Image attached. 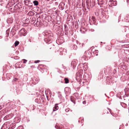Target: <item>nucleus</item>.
<instances>
[{
  "mask_svg": "<svg viewBox=\"0 0 129 129\" xmlns=\"http://www.w3.org/2000/svg\"><path fill=\"white\" fill-rule=\"evenodd\" d=\"M42 34L44 36V41L46 43H51L52 42L53 34L49 30H46Z\"/></svg>",
  "mask_w": 129,
  "mask_h": 129,
  "instance_id": "obj_1",
  "label": "nucleus"
},
{
  "mask_svg": "<svg viewBox=\"0 0 129 129\" xmlns=\"http://www.w3.org/2000/svg\"><path fill=\"white\" fill-rule=\"evenodd\" d=\"M92 55V53L90 52V50H88L85 52L83 56L82 57V60H88V58H89Z\"/></svg>",
  "mask_w": 129,
  "mask_h": 129,
  "instance_id": "obj_2",
  "label": "nucleus"
},
{
  "mask_svg": "<svg viewBox=\"0 0 129 129\" xmlns=\"http://www.w3.org/2000/svg\"><path fill=\"white\" fill-rule=\"evenodd\" d=\"M9 123V122H8L7 123H5L3 125V127H4V129H14L16 126V124L12 123L9 126L8 125Z\"/></svg>",
  "mask_w": 129,
  "mask_h": 129,
  "instance_id": "obj_3",
  "label": "nucleus"
},
{
  "mask_svg": "<svg viewBox=\"0 0 129 129\" xmlns=\"http://www.w3.org/2000/svg\"><path fill=\"white\" fill-rule=\"evenodd\" d=\"M18 2V0H10L6 6V7L8 8H11Z\"/></svg>",
  "mask_w": 129,
  "mask_h": 129,
  "instance_id": "obj_4",
  "label": "nucleus"
},
{
  "mask_svg": "<svg viewBox=\"0 0 129 129\" xmlns=\"http://www.w3.org/2000/svg\"><path fill=\"white\" fill-rule=\"evenodd\" d=\"M21 6V4L18 3L16 4L14 6V8H9V10L10 11H12L13 10L14 11H16L18 9H19Z\"/></svg>",
  "mask_w": 129,
  "mask_h": 129,
  "instance_id": "obj_5",
  "label": "nucleus"
},
{
  "mask_svg": "<svg viewBox=\"0 0 129 129\" xmlns=\"http://www.w3.org/2000/svg\"><path fill=\"white\" fill-rule=\"evenodd\" d=\"M77 62V60H73L71 63V65L69 68V70L73 71L75 69Z\"/></svg>",
  "mask_w": 129,
  "mask_h": 129,
  "instance_id": "obj_6",
  "label": "nucleus"
},
{
  "mask_svg": "<svg viewBox=\"0 0 129 129\" xmlns=\"http://www.w3.org/2000/svg\"><path fill=\"white\" fill-rule=\"evenodd\" d=\"M27 31L24 28H22L19 31V34L21 36H25L27 34Z\"/></svg>",
  "mask_w": 129,
  "mask_h": 129,
  "instance_id": "obj_7",
  "label": "nucleus"
},
{
  "mask_svg": "<svg viewBox=\"0 0 129 129\" xmlns=\"http://www.w3.org/2000/svg\"><path fill=\"white\" fill-rule=\"evenodd\" d=\"M13 116V115L12 113H11L8 114L5 116L3 118L4 120H7L10 119Z\"/></svg>",
  "mask_w": 129,
  "mask_h": 129,
  "instance_id": "obj_8",
  "label": "nucleus"
},
{
  "mask_svg": "<svg viewBox=\"0 0 129 129\" xmlns=\"http://www.w3.org/2000/svg\"><path fill=\"white\" fill-rule=\"evenodd\" d=\"M117 2L116 1H114L112 0L108 2V4L110 7L113 6H116L117 5Z\"/></svg>",
  "mask_w": 129,
  "mask_h": 129,
  "instance_id": "obj_9",
  "label": "nucleus"
},
{
  "mask_svg": "<svg viewBox=\"0 0 129 129\" xmlns=\"http://www.w3.org/2000/svg\"><path fill=\"white\" fill-rule=\"evenodd\" d=\"M63 42L64 38L62 37L59 38L56 41V43L58 45L62 43Z\"/></svg>",
  "mask_w": 129,
  "mask_h": 129,
  "instance_id": "obj_10",
  "label": "nucleus"
},
{
  "mask_svg": "<svg viewBox=\"0 0 129 129\" xmlns=\"http://www.w3.org/2000/svg\"><path fill=\"white\" fill-rule=\"evenodd\" d=\"M65 5V4L63 2H61L59 4L58 6L59 9L61 10H63L64 8Z\"/></svg>",
  "mask_w": 129,
  "mask_h": 129,
  "instance_id": "obj_11",
  "label": "nucleus"
},
{
  "mask_svg": "<svg viewBox=\"0 0 129 129\" xmlns=\"http://www.w3.org/2000/svg\"><path fill=\"white\" fill-rule=\"evenodd\" d=\"M107 83L109 82V83L110 84L113 83L114 82V81L113 80V78L112 77H108L107 79Z\"/></svg>",
  "mask_w": 129,
  "mask_h": 129,
  "instance_id": "obj_12",
  "label": "nucleus"
},
{
  "mask_svg": "<svg viewBox=\"0 0 129 129\" xmlns=\"http://www.w3.org/2000/svg\"><path fill=\"white\" fill-rule=\"evenodd\" d=\"M60 51V55H65V53H66V50L64 49H62V48H60L59 50Z\"/></svg>",
  "mask_w": 129,
  "mask_h": 129,
  "instance_id": "obj_13",
  "label": "nucleus"
},
{
  "mask_svg": "<svg viewBox=\"0 0 129 129\" xmlns=\"http://www.w3.org/2000/svg\"><path fill=\"white\" fill-rule=\"evenodd\" d=\"M125 95L126 96H129V88L127 87H126L124 89V90Z\"/></svg>",
  "mask_w": 129,
  "mask_h": 129,
  "instance_id": "obj_14",
  "label": "nucleus"
},
{
  "mask_svg": "<svg viewBox=\"0 0 129 129\" xmlns=\"http://www.w3.org/2000/svg\"><path fill=\"white\" fill-rule=\"evenodd\" d=\"M40 17L38 18L37 19V21L36 23L34 25L37 26H39L40 25V22L39 21H40Z\"/></svg>",
  "mask_w": 129,
  "mask_h": 129,
  "instance_id": "obj_15",
  "label": "nucleus"
},
{
  "mask_svg": "<svg viewBox=\"0 0 129 129\" xmlns=\"http://www.w3.org/2000/svg\"><path fill=\"white\" fill-rule=\"evenodd\" d=\"M127 75L126 74H124V75H122L121 77V79L123 81H124L127 79V78L126 77Z\"/></svg>",
  "mask_w": 129,
  "mask_h": 129,
  "instance_id": "obj_16",
  "label": "nucleus"
},
{
  "mask_svg": "<svg viewBox=\"0 0 129 129\" xmlns=\"http://www.w3.org/2000/svg\"><path fill=\"white\" fill-rule=\"evenodd\" d=\"M125 21L127 22H129V14H127L124 18Z\"/></svg>",
  "mask_w": 129,
  "mask_h": 129,
  "instance_id": "obj_17",
  "label": "nucleus"
},
{
  "mask_svg": "<svg viewBox=\"0 0 129 129\" xmlns=\"http://www.w3.org/2000/svg\"><path fill=\"white\" fill-rule=\"evenodd\" d=\"M7 22L8 23H11L13 22V19L12 18H8L7 20Z\"/></svg>",
  "mask_w": 129,
  "mask_h": 129,
  "instance_id": "obj_18",
  "label": "nucleus"
},
{
  "mask_svg": "<svg viewBox=\"0 0 129 129\" xmlns=\"http://www.w3.org/2000/svg\"><path fill=\"white\" fill-rule=\"evenodd\" d=\"M70 100L74 104H75L76 99L73 96H71L70 97Z\"/></svg>",
  "mask_w": 129,
  "mask_h": 129,
  "instance_id": "obj_19",
  "label": "nucleus"
},
{
  "mask_svg": "<svg viewBox=\"0 0 129 129\" xmlns=\"http://www.w3.org/2000/svg\"><path fill=\"white\" fill-rule=\"evenodd\" d=\"M48 12L51 13V14H56L57 13V12L56 11H54L53 9H52L49 10L48 11Z\"/></svg>",
  "mask_w": 129,
  "mask_h": 129,
  "instance_id": "obj_20",
  "label": "nucleus"
},
{
  "mask_svg": "<svg viewBox=\"0 0 129 129\" xmlns=\"http://www.w3.org/2000/svg\"><path fill=\"white\" fill-rule=\"evenodd\" d=\"M98 1V5H103L104 4V2L103 0H97Z\"/></svg>",
  "mask_w": 129,
  "mask_h": 129,
  "instance_id": "obj_21",
  "label": "nucleus"
},
{
  "mask_svg": "<svg viewBox=\"0 0 129 129\" xmlns=\"http://www.w3.org/2000/svg\"><path fill=\"white\" fill-rule=\"evenodd\" d=\"M30 1L28 0H24V4L26 5H28L29 3H30Z\"/></svg>",
  "mask_w": 129,
  "mask_h": 129,
  "instance_id": "obj_22",
  "label": "nucleus"
},
{
  "mask_svg": "<svg viewBox=\"0 0 129 129\" xmlns=\"http://www.w3.org/2000/svg\"><path fill=\"white\" fill-rule=\"evenodd\" d=\"M6 109H3L0 112V114H1L3 115L5 114L7 112Z\"/></svg>",
  "mask_w": 129,
  "mask_h": 129,
  "instance_id": "obj_23",
  "label": "nucleus"
},
{
  "mask_svg": "<svg viewBox=\"0 0 129 129\" xmlns=\"http://www.w3.org/2000/svg\"><path fill=\"white\" fill-rule=\"evenodd\" d=\"M121 105L124 108H126L127 107V105L126 104H125L123 103H121Z\"/></svg>",
  "mask_w": 129,
  "mask_h": 129,
  "instance_id": "obj_24",
  "label": "nucleus"
},
{
  "mask_svg": "<svg viewBox=\"0 0 129 129\" xmlns=\"http://www.w3.org/2000/svg\"><path fill=\"white\" fill-rule=\"evenodd\" d=\"M28 15L29 16H33L34 15V13L31 11H30L28 13Z\"/></svg>",
  "mask_w": 129,
  "mask_h": 129,
  "instance_id": "obj_25",
  "label": "nucleus"
},
{
  "mask_svg": "<svg viewBox=\"0 0 129 129\" xmlns=\"http://www.w3.org/2000/svg\"><path fill=\"white\" fill-rule=\"evenodd\" d=\"M36 21V19L35 18H33L31 20V24H34V23Z\"/></svg>",
  "mask_w": 129,
  "mask_h": 129,
  "instance_id": "obj_26",
  "label": "nucleus"
},
{
  "mask_svg": "<svg viewBox=\"0 0 129 129\" xmlns=\"http://www.w3.org/2000/svg\"><path fill=\"white\" fill-rule=\"evenodd\" d=\"M14 121H15L16 123L20 121V120L19 119V118L18 117H16L14 119Z\"/></svg>",
  "mask_w": 129,
  "mask_h": 129,
  "instance_id": "obj_27",
  "label": "nucleus"
},
{
  "mask_svg": "<svg viewBox=\"0 0 129 129\" xmlns=\"http://www.w3.org/2000/svg\"><path fill=\"white\" fill-rule=\"evenodd\" d=\"M55 105V106L53 108V111H55L57 110L58 109V107Z\"/></svg>",
  "mask_w": 129,
  "mask_h": 129,
  "instance_id": "obj_28",
  "label": "nucleus"
},
{
  "mask_svg": "<svg viewBox=\"0 0 129 129\" xmlns=\"http://www.w3.org/2000/svg\"><path fill=\"white\" fill-rule=\"evenodd\" d=\"M78 74H79L78 76L80 78L82 77V73L81 72V70L80 71H79V72L77 73V76H78Z\"/></svg>",
  "mask_w": 129,
  "mask_h": 129,
  "instance_id": "obj_29",
  "label": "nucleus"
},
{
  "mask_svg": "<svg viewBox=\"0 0 129 129\" xmlns=\"http://www.w3.org/2000/svg\"><path fill=\"white\" fill-rule=\"evenodd\" d=\"M33 3L35 6H37L38 5V2L37 1H34L33 2Z\"/></svg>",
  "mask_w": 129,
  "mask_h": 129,
  "instance_id": "obj_30",
  "label": "nucleus"
},
{
  "mask_svg": "<svg viewBox=\"0 0 129 129\" xmlns=\"http://www.w3.org/2000/svg\"><path fill=\"white\" fill-rule=\"evenodd\" d=\"M35 101L38 104L41 103V100L40 99H35Z\"/></svg>",
  "mask_w": 129,
  "mask_h": 129,
  "instance_id": "obj_31",
  "label": "nucleus"
},
{
  "mask_svg": "<svg viewBox=\"0 0 129 129\" xmlns=\"http://www.w3.org/2000/svg\"><path fill=\"white\" fill-rule=\"evenodd\" d=\"M9 31L8 29L6 31V37H8L9 36Z\"/></svg>",
  "mask_w": 129,
  "mask_h": 129,
  "instance_id": "obj_32",
  "label": "nucleus"
},
{
  "mask_svg": "<svg viewBox=\"0 0 129 129\" xmlns=\"http://www.w3.org/2000/svg\"><path fill=\"white\" fill-rule=\"evenodd\" d=\"M64 80L65 83L67 84L69 82V80L67 78H65L64 79Z\"/></svg>",
  "mask_w": 129,
  "mask_h": 129,
  "instance_id": "obj_33",
  "label": "nucleus"
},
{
  "mask_svg": "<svg viewBox=\"0 0 129 129\" xmlns=\"http://www.w3.org/2000/svg\"><path fill=\"white\" fill-rule=\"evenodd\" d=\"M124 59L126 61L129 63V56L128 58L127 57H125Z\"/></svg>",
  "mask_w": 129,
  "mask_h": 129,
  "instance_id": "obj_34",
  "label": "nucleus"
},
{
  "mask_svg": "<svg viewBox=\"0 0 129 129\" xmlns=\"http://www.w3.org/2000/svg\"><path fill=\"white\" fill-rule=\"evenodd\" d=\"M19 42L18 41H16L15 42V46L16 47L19 44Z\"/></svg>",
  "mask_w": 129,
  "mask_h": 129,
  "instance_id": "obj_35",
  "label": "nucleus"
},
{
  "mask_svg": "<svg viewBox=\"0 0 129 129\" xmlns=\"http://www.w3.org/2000/svg\"><path fill=\"white\" fill-rule=\"evenodd\" d=\"M29 20L28 19H25V24H27L29 23Z\"/></svg>",
  "mask_w": 129,
  "mask_h": 129,
  "instance_id": "obj_36",
  "label": "nucleus"
},
{
  "mask_svg": "<svg viewBox=\"0 0 129 129\" xmlns=\"http://www.w3.org/2000/svg\"><path fill=\"white\" fill-rule=\"evenodd\" d=\"M86 3H87V6H89V5H90V4H91V3L90 1L89 2L88 1H88H86Z\"/></svg>",
  "mask_w": 129,
  "mask_h": 129,
  "instance_id": "obj_37",
  "label": "nucleus"
},
{
  "mask_svg": "<svg viewBox=\"0 0 129 129\" xmlns=\"http://www.w3.org/2000/svg\"><path fill=\"white\" fill-rule=\"evenodd\" d=\"M62 125H61V129H60V126L59 127H58L56 125L55 126V128L56 129H63V128H62Z\"/></svg>",
  "mask_w": 129,
  "mask_h": 129,
  "instance_id": "obj_38",
  "label": "nucleus"
},
{
  "mask_svg": "<svg viewBox=\"0 0 129 129\" xmlns=\"http://www.w3.org/2000/svg\"><path fill=\"white\" fill-rule=\"evenodd\" d=\"M17 129H24V128L21 125L18 127Z\"/></svg>",
  "mask_w": 129,
  "mask_h": 129,
  "instance_id": "obj_39",
  "label": "nucleus"
},
{
  "mask_svg": "<svg viewBox=\"0 0 129 129\" xmlns=\"http://www.w3.org/2000/svg\"><path fill=\"white\" fill-rule=\"evenodd\" d=\"M91 19L92 20L93 22H94L95 21V18L93 16H92L91 17Z\"/></svg>",
  "mask_w": 129,
  "mask_h": 129,
  "instance_id": "obj_40",
  "label": "nucleus"
},
{
  "mask_svg": "<svg viewBox=\"0 0 129 129\" xmlns=\"http://www.w3.org/2000/svg\"><path fill=\"white\" fill-rule=\"evenodd\" d=\"M73 48L74 50H76L77 49V46L75 45H73Z\"/></svg>",
  "mask_w": 129,
  "mask_h": 129,
  "instance_id": "obj_41",
  "label": "nucleus"
},
{
  "mask_svg": "<svg viewBox=\"0 0 129 129\" xmlns=\"http://www.w3.org/2000/svg\"><path fill=\"white\" fill-rule=\"evenodd\" d=\"M34 80H35L37 82V83H38V82L39 80V79L38 78H36V79H34ZM37 83V82L35 83Z\"/></svg>",
  "mask_w": 129,
  "mask_h": 129,
  "instance_id": "obj_42",
  "label": "nucleus"
},
{
  "mask_svg": "<svg viewBox=\"0 0 129 129\" xmlns=\"http://www.w3.org/2000/svg\"><path fill=\"white\" fill-rule=\"evenodd\" d=\"M23 63H26L27 62V60L25 59H23Z\"/></svg>",
  "mask_w": 129,
  "mask_h": 129,
  "instance_id": "obj_43",
  "label": "nucleus"
},
{
  "mask_svg": "<svg viewBox=\"0 0 129 129\" xmlns=\"http://www.w3.org/2000/svg\"><path fill=\"white\" fill-rule=\"evenodd\" d=\"M58 4V2H55L54 4V5L55 6H57Z\"/></svg>",
  "mask_w": 129,
  "mask_h": 129,
  "instance_id": "obj_44",
  "label": "nucleus"
},
{
  "mask_svg": "<svg viewBox=\"0 0 129 129\" xmlns=\"http://www.w3.org/2000/svg\"><path fill=\"white\" fill-rule=\"evenodd\" d=\"M69 108L66 109L65 110V111L66 112H69Z\"/></svg>",
  "mask_w": 129,
  "mask_h": 129,
  "instance_id": "obj_45",
  "label": "nucleus"
},
{
  "mask_svg": "<svg viewBox=\"0 0 129 129\" xmlns=\"http://www.w3.org/2000/svg\"><path fill=\"white\" fill-rule=\"evenodd\" d=\"M40 61L39 60H36L35 61V63H38Z\"/></svg>",
  "mask_w": 129,
  "mask_h": 129,
  "instance_id": "obj_46",
  "label": "nucleus"
},
{
  "mask_svg": "<svg viewBox=\"0 0 129 129\" xmlns=\"http://www.w3.org/2000/svg\"><path fill=\"white\" fill-rule=\"evenodd\" d=\"M39 22H40L39 25H40V26L42 25V23L41 21L40 20V21H39Z\"/></svg>",
  "mask_w": 129,
  "mask_h": 129,
  "instance_id": "obj_47",
  "label": "nucleus"
},
{
  "mask_svg": "<svg viewBox=\"0 0 129 129\" xmlns=\"http://www.w3.org/2000/svg\"><path fill=\"white\" fill-rule=\"evenodd\" d=\"M4 105H2L1 106H0V110L2 109L4 107Z\"/></svg>",
  "mask_w": 129,
  "mask_h": 129,
  "instance_id": "obj_48",
  "label": "nucleus"
},
{
  "mask_svg": "<svg viewBox=\"0 0 129 129\" xmlns=\"http://www.w3.org/2000/svg\"><path fill=\"white\" fill-rule=\"evenodd\" d=\"M69 89V88H68V87H66L65 88V92H67V91H66V90L67 89Z\"/></svg>",
  "mask_w": 129,
  "mask_h": 129,
  "instance_id": "obj_49",
  "label": "nucleus"
},
{
  "mask_svg": "<svg viewBox=\"0 0 129 129\" xmlns=\"http://www.w3.org/2000/svg\"><path fill=\"white\" fill-rule=\"evenodd\" d=\"M83 104H85L86 103V101H83Z\"/></svg>",
  "mask_w": 129,
  "mask_h": 129,
  "instance_id": "obj_50",
  "label": "nucleus"
},
{
  "mask_svg": "<svg viewBox=\"0 0 129 129\" xmlns=\"http://www.w3.org/2000/svg\"><path fill=\"white\" fill-rule=\"evenodd\" d=\"M126 37H127V38H129V34H127L126 35Z\"/></svg>",
  "mask_w": 129,
  "mask_h": 129,
  "instance_id": "obj_51",
  "label": "nucleus"
},
{
  "mask_svg": "<svg viewBox=\"0 0 129 129\" xmlns=\"http://www.w3.org/2000/svg\"><path fill=\"white\" fill-rule=\"evenodd\" d=\"M18 80V79L17 78H14V80L15 81H16L17 80Z\"/></svg>",
  "mask_w": 129,
  "mask_h": 129,
  "instance_id": "obj_52",
  "label": "nucleus"
},
{
  "mask_svg": "<svg viewBox=\"0 0 129 129\" xmlns=\"http://www.w3.org/2000/svg\"><path fill=\"white\" fill-rule=\"evenodd\" d=\"M52 9H53V10H55L56 9V8H53Z\"/></svg>",
  "mask_w": 129,
  "mask_h": 129,
  "instance_id": "obj_53",
  "label": "nucleus"
},
{
  "mask_svg": "<svg viewBox=\"0 0 129 129\" xmlns=\"http://www.w3.org/2000/svg\"><path fill=\"white\" fill-rule=\"evenodd\" d=\"M92 52L93 53V54H94V55H96L97 56L98 55V54H94V53L93 51H92Z\"/></svg>",
  "mask_w": 129,
  "mask_h": 129,
  "instance_id": "obj_54",
  "label": "nucleus"
},
{
  "mask_svg": "<svg viewBox=\"0 0 129 129\" xmlns=\"http://www.w3.org/2000/svg\"><path fill=\"white\" fill-rule=\"evenodd\" d=\"M116 72V70L114 69V74H115V73Z\"/></svg>",
  "mask_w": 129,
  "mask_h": 129,
  "instance_id": "obj_55",
  "label": "nucleus"
},
{
  "mask_svg": "<svg viewBox=\"0 0 129 129\" xmlns=\"http://www.w3.org/2000/svg\"><path fill=\"white\" fill-rule=\"evenodd\" d=\"M81 33H84V32L83 31H82H82Z\"/></svg>",
  "mask_w": 129,
  "mask_h": 129,
  "instance_id": "obj_56",
  "label": "nucleus"
},
{
  "mask_svg": "<svg viewBox=\"0 0 129 129\" xmlns=\"http://www.w3.org/2000/svg\"><path fill=\"white\" fill-rule=\"evenodd\" d=\"M128 112H129V108H128Z\"/></svg>",
  "mask_w": 129,
  "mask_h": 129,
  "instance_id": "obj_57",
  "label": "nucleus"
},
{
  "mask_svg": "<svg viewBox=\"0 0 129 129\" xmlns=\"http://www.w3.org/2000/svg\"><path fill=\"white\" fill-rule=\"evenodd\" d=\"M80 31H81V32L82 31V30H81V29L80 30Z\"/></svg>",
  "mask_w": 129,
  "mask_h": 129,
  "instance_id": "obj_58",
  "label": "nucleus"
},
{
  "mask_svg": "<svg viewBox=\"0 0 129 129\" xmlns=\"http://www.w3.org/2000/svg\"><path fill=\"white\" fill-rule=\"evenodd\" d=\"M34 79H36V78H34V80H35Z\"/></svg>",
  "mask_w": 129,
  "mask_h": 129,
  "instance_id": "obj_59",
  "label": "nucleus"
},
{
  "mask_svg": "<svg viewBox=\"0 0 129 129\" xmlns=\"http://www.w3.org/2000/svg\"><path fill=\"white\" fill-rule=\"evenodd\" d=\"M102 43V42H101V43Z\"/></svg>",
  "mask_w": 129,
  "mask_h": 129,
  "instance_id": "obj_60",
  "label": "nucleus"
},
{
  "mask_svg": "<svg viewBox=\"0 0 129 129\" xmlns=\"http://www.w3.org/2000/svg\"><path fill=\"white\" fill-rule=\"evenodd\" d=\"M97 51H96V52Z\"/></svg>",
  "mask_w": 129,
  "mask_h": 129,
  "instance_id": "obj_61",
  "label": "nucleus"
},
{
  "mask_svg": "<svg viewBox=\"0 0 129 129\" xmlns=\"http://www.w3.org/2000/svg\"><path fill=\"white\" fill-rule=\"evenodd\" d=\"M50 93V92H49V93Z\"/></svg>",
  "mask_w": 129,
  "mask_h": 129,
  "instance_id": "obj_62",
  "label": "nucleus"
},
{
  "mask_svg": "<svg viewBox=\"0 0 129 129\" xmlns=\"http://www.w3.org/2000/svg\"><path fill=\"white\" fill-rule=\"evenodd\" d=\"M90 7H91V5H90Z\"/></svg>",
  "mask_w": 129,
  "mask_h": 129,
  "instance_id": "obj_63",
  "label": "nucleus"
}]
</instances>
